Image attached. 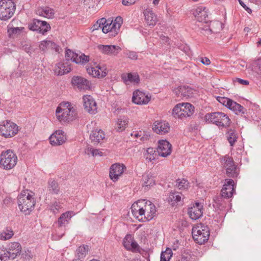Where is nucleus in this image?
<instances>
[{"instance_id": "f257e3e1", "label": "nucleus", "mask_w": 261, "mask_h": 261, "mask_svg": "<svg viewBox=\"0 0 261 261\" xmlns=\"http://www.w3.org/2000/svg\"><path fill=\"white\" fill-rule=\"evenodd\" d=\"M56 116L59 121L63 122H70L77 118V112L74 106L69 102H62L57 107Z\"/></svg>"}, {"instance_id": "f03ea898", "label": "nucleus", "mask_w": 261, "mask_h": 261, "mask_svg": "<svg viewBox=\"0 0 261 261\" xmlns=\"http://www.w3.org/2000/svg\"><path fill=\"white\" fill-rule=\"evenodd\" d=\"M17 202L20 210L25 215H29L34 208L36 200L34 196L27 191L18 195Z\"/></svg>"}, {"instance_id": "7ed1b4c3", "label": "nucleus", "mask_w": 261, "mask_h": 261, "mask_svg": "<svg viewBox=\"0 0 261 261\" xmlns=\"http://www.w3.org/2000/svg\"><path fill=\"white\" fill-rule=\"evenodd\" d=\"M192 233L194 241L199 244H204L208 240L210 237L208 227L201 223L193 226Z\"/></svg>"}, {"instance_id": "20e7f679", "label": "nucleus", "mask_w": 261, "mask_h": 261, "mask_svg": "<svg viewBox=\"0 0 261 261\" xmlns=\"http://www.w3.org/2000/svg\"><path fill=\"white\" fill-rule=\"evenodd\" d=\"M17 162V156L12 150L3 151L0 155V165L5 170L13 168Z\"/></svg>"}, {"instance_id": "39448f33", "label": "nucleus", "mask_w": 261, "mask_h": 261, "mask_svg": "<svg viewBox=\"0 0 261 261\" xmlns=\"http://www.w3.org/2000/svg\"><path fill=\"white\" fill-rule=\"evenodd\" d=\"M205 119L221 129L228 126L230 123V120L228 116L222 112L207 114L205 115Z\"/></svg>"}, {"instance_id": "423d86ee", "label": "nucleus", "mask_w": 261, "mask_h": 261, "mask_svg": "<svg viewBox=\"0 0 261 261\" xmlns=\"http://www.w3.org/2000/svg\"><path fill=\"white\" fill-rule=\"evenodd\" d=\"M194 112V106L190 103L176 105L172 110V115L175 118L181 119L190 117Z\"/></svg>"}, {"instance_id": "0eeeda50", "label": "nucleus", "mask_w": 261, "mask_h": 261, "mask_svg": "<svg viewBox=\"0 0 261 261\" xmlns=\"http://www.w3.org/2000/svg\"><path fill=\"white\" fill-rule=\"evenodd\" d=\"M74 215L73 211H67L63 213L56 222V234L58 239L61 238L65 232V227L69 223L71 217Z\"/></svg>"}, {"instance_id": "6e6552de", "label": "nucleus", "mask_w": 261, "mask_h": 261, "mask_svg": "<svg viewBox=\"0 0 261 261\" xmlns=\"http://www.w3.org/2000/svg\"><path fill=\"white\" fill-rule=\"evenodd\" d=\"M16 9V6L12 0L0 1V19L7 20L12 17Z\"/></svg>"}, {"instance_id": "1a4fd4ad", "label": "nucleus", "mask_w": 261, "mask_h": 261, "mask_svg": "<svg viewBox=\"0 0 261 261\" xmlns=\"http://www.w3.org/2000/svg\"><path fill=\"white\" fill-rule=\"evenodd\" d=\"M21 246L18 242L10 243L7 246V251H4V253H0V258L1 260H7V259H13L20 254Z\"/></svg>"}, {"instance_id": "9d476101", "label": "nucleus", "mask_w": 261, "mask_h": 261, "mask_svg": "<svg viewBox=\"0 0 261 261\" xmlns=\"http://www.w3.org/2000/svg\"><path fill=\"white\" fill-rule=\"evenodd\" d=\"M223 167L226 170V174L229 177H237L239 174V168L236 165L232 158L226 155L223 158L222 162Z\"/></svg>"}, {"instance_id": "9b49d317", "label": "nucleus", "mask_w": 261, "mask_h": 261, "mask_svg": "<svg viewBox=\"0 0 261 261\" xmlns=\"http://www.w3.org/2000/svg\"><path fill=\"white\" fill-rule=\"evenodd\" d=\"M29 28L30 30L33 31H37L43 35L51 29L49 24L46 21L37 19H33L32 22L29 24Z\"/></svg>"}, {"instance_id": "f8f14e48", "label": "nucleus", "mask_w": 261, "mask_h": 261, "mask_svg": "<svg viewBox=\"0 0 261 261\" xmlns=\"http://www.w3.org/2000/svg\"><path fill=\"white\" fill-rule=\"evenodd\" d=\"M86 70L89 75L98 79L106 77L108 73L107 66L105 64H98L95 67H87Z\"/></svg>"}, {"instance_id": "ddd939ff", "label": "nucleus", "mask_w": 261, "mask_h": 261, "mask_svg": "<svg viewBox=\"0 0 261 261\" xmlns=\"http://www.w3.org/2000/svg\"><path fill=\"white\" fill-rule=\"evenodd\" d=\"M65 58L67 61H71L76 64H84L89 61V56L83 54H77L69 49L66 50Z\"/></svg>"}, {"instance_id": "4468645a", "label": "nucleus", "mask_w": 261, "mask_h": 261, "mask_svg": "<svg viewBox=\"0 0 261 261\" xmlns=\"http://www.w3.org/2000/svg\"><path fill=\"white\" fill-rule=\"evenodd\" d=\"M142 222L148 221L155 216L156 210L153 203L144 199Z\"/></svg>"}, {"instance_id": "2eb2a0df", "label": "nucleus", "mask_w": 261, "mask_h": 261, "mask_svg": "<svg viewBox=\"0 0 261 261\" xmlns=\"http://www.w3.org/2000/svg\"><path fill=\"white\" fill-rule=\"evenodd\" d=\"M123 245L124 248L133 252H140L141 249L138 244L134 240L132 236L127 234L123 240Z\"/></svg>"}, {"instance_id": "dca6fc26", "label": "nucleus", "mask_w": 261, "mask_h": 261, "mask_svg": "<svg viewBox=\"0 0 261 261\" xmlns=\"http://www.w3.org/2000/svg\"><path fill=\"white\" fill-rule=\"evenodd\" d=\"M125 169V166L122 164L115 163L111 165L109 172L111 179L114 182L117 181Z\"/></svg>"}, {"instance_id": "f3484780", "label": "nucleus", "mask_w": 261, "mask_h": 261, "mask_svg": "<svg viewBox=\"0 0 261 261\" xmlns=\"http://www.w3.org/2000/svg\"><path fill=\"white\" fill-rule=\"evenodd\" d=\"M151 96L148 94H146L139 90H137L133 93L132 101L137 105H146L150 100Z\"/></svg>"}, {"instance_id": "a211bd4d", "label": "nucleus", "mask_w": 261, "mask_h": 261, "mask_svg": "<svg viewBox=\"0 0 261 261\" xmlns=\"http://www.w3.org/2000/svg\"><path fill=\"white\" fill-rule=\"evenodd\" d=\"M144 199H141L134 203L131 207L133 215L139 221H142Z\"/></svg>"}, {"instance_id": "6ab92c4d", "label": "nucleus", "mask_w": 261, "mask_h": 261, "mask_svg": "<svg viewBox=\"0 0 261 261\" xmlns=\"http://www.w3.org/2000/svg\"><path fill=\"white\" fill-rule=\"evenodd\" d=\"M157 151L159 155L167 157L171 153L172 145L166 140H160L158 142Z\"/></svg>"}, {"instance_id": "aec40b11", "label": "nucleus", "mask_w": 261, "mask_h": 261, "mask_svg": "<svg viewBox=\"0 0 261 261\" xmlns=\"http://www.w3.org/2000/svg\"><path fill=\"white\" fill-rule=\"evenodd\" d=\"M98 50L103 54L116 56L121 50L120 47L114 45H98L97 46Z\"/></svg>"}, {"instance_id": "412c9836", "label": "nucleus", "mask_w": 261, "mask_h": 261, "mask_svg": "<svg viewBox=\"0 0 261 261\" xmlns=\"http://www.w3.org/2000/svg\"><path fill=\"white\" fill-rule=\"evenodd\" d=\"M85 110L89 113L97 112V104L94 98L90 95H85L83 98Z\"/></svg>"}, {"instance_id": "4be33fe9", "label": "nucleus", "mask_w": 261, "mask_h": 261, "mask_svg": "<svg viewBox=\"0 0 261 261\" xmlns=\"http://www.w3.org/2000/svg\"><path fill=\"white\" fill-rule=\"evenodd\" d=\"M203 206L199 202H196L192 206L189 208L188 214L192 220L200 218L203 214Z\"/></svg>"}, {"instance_id": "5701e85b", "label": "nucleus", "mask_w": 261, "mask_h": 261, "mask_svg": "<svg viewBox=\"0 0 261 261\" xmlns=\"http://www.w3.org/2000/svg\"><path fill=\"white\" fill-rule=\"evenodd\" d=\"M50 143L53 146L61 145L65 142L66 135L64 132H54L49 138Z\"/></svg>"}, {"instance_id": "b1692460", "label": "nucleus", "mask_w": 261, "mask_h": 261, "mask_svg": "<svg viewBox=\"0 0 261 261\" xmlns=\"http://www.w3.org/2000/svg\"><path fill=\"white\" fill-rule=\"evenodd\" d=\"M234 182L231 179H226L223 187L221 190V194L226 198H231L234 192Z\"/></svg>"}, {"instance_id": "393cba45", "label": "nucleus", "mask_w": 261, "mask_h": 261, "mask_svg": "<svg viewBox=\"0 0 261 261\" xmlns=\"http://www.w3.org/2000/svg\"><path fill=\"white\" fill-rule=\"evenodd\" d=\"M71 71V67L67 61L60 62L56 64L54 72L58 75H62L69 73Z\"/></svg>"}, {"instance_id": "a878e982", "label": "nucleus", "mask_w": 261, "mask_h": 261, "mask_svg": "<svg viewBox=\"0 0 261 261\" xmlns=\"http://www.w3.org/2000/svg\"><path fill=\"white\" fill-rule=\"evenodd\" d=\"M72 83L81 90H87L91 88V83L87 79L81 76L73 77Z\"/></svg>"}, {"instance_id": "bb28decb", "label": "nucleus", "mask_w": 261, "mask_h": 261, "mask_svg": "<svg viewBox=\"0 0 261 261\" xmlns=\"http://www.w3.org/2000/svg\"><path fill=\"white\" fill-rule=\"evenodd\" d=\"M193 14L198 21L207 22L208 12L205 7L203 6L198 7L194 10Z\"/></svg>"}, {"instance_id": "cd10ccee", "label": "nucleus", "mask_w": 261, "mask_h": 261, "mask_svg": "<svg viewBox=\"0 0 261 261\" xmlns=\"http://www.w3.org/2000/svg\"><path fill=\"white\" fill-rule=\"evenodd\" d=\"M229 198H226L220 194L218 196H216L213 199V206L217 210L221 211L223 210L226 206L228 201L226 199Z\"/></svg>"}, {"instance_id": "c85d7f7f", "label": "nucleus", "mask_w": 261, "mask_h": 261, "mask_svg": "<svg viewBox=\"0 0 261 261\" xmlns=\"http://www.w3.org/2000/svg\"><path fill=\"white\" fill-rule=\"evenodd\" d=\"M222 29V23L218 20L212 21L210 22V24L208 25V29H205V35H207V36L209 34H217Z\"/></svg>"}, {"instance_id": "c756f323", "label": "nucleus", "mask_w": 261, "mask_h": 261, "mask_svg": "<svg viewBox=\"0 0 261 261\" xmlns=\"http://www.w3.org/2000/svg\"><path fill=\"white\" fill-rule=\"evenodd\" d=\"M36 14L40 16L51 19L54 17L55 10L48 7H39L36 10Z\"/></svg>"}, {"instance_id": "7c9ffc66", "label": "nucleus", "mask_w": 261, "mask_h": 261, "mask_svg": "<svg viewBox=\"0 0 261 261\" xmlns=\"http://www.w3.org/2000/svg\"><path fill=\"white\" fill-rule=\"evenodd\" d=\"M144 15L148 25L154 26L155 25L157 22V17L151 9H146L144 11Z\"/></svg>"}, {"instance_id": "2f4dec72", "label": "nucleus", "mask_w": 261, "mask_h": 261, "mask_svg": "<svg viewBox=\"0 0 261 261\" xmlns=\"http://www.w3.org/2000/svg\"><path fill=\"white\" fill-rule=\"evenodd\" d=\"M121 77L125 84L130 82L137 84L140 81L139 76L137 73H123L121 75Z\"/></svg>"}, {"instance_id": "473e14b6", "label": "nucleus", "mask_w": 261, "mask_h": 261, "mask_svg": "<svg viewBox=\"0 0 261 261\" xmlns=\"http://www.w3.org/2000/svg\"><path fill=\"white\" fill-rule=\"evenodd\" d=\"M18 126L10 120H5L0 122V130H19Z\"/></svg>"}, {"instance_id": "72a5a7b5", "label": "nucleus", "mask_w": 261, "mask_h": 261, "mask_svg": "<svg viewBox=\"0 0 261 261\" xmlns=\"http://www.w3.org/2000/svg\"><path fill=\"white\" fill-rule=\"evenodd\" d=\"M90 139L94 144L101 143L106 139V135L104 132H91L90 134Z\"/></svg>"}, {"instance_id": "f704fd0d", "label": "nucleus", "mask_w": 261, "mask_h": 261, "mask_svg": "<svg viewBox=\"0 0 261 261\" xmlns=\"http://www.w3.org/2000/svg\"><path fill=\"white\" fill-rule=\"evenodd\" d=\"M39 48L42 51H45L48 49H51L55 50L56 51H58L59 46L51 41L43 40L41 42L39 45Z\"/></svg>"}, {"instance_id": "c9c22d12", "label": "nucleus", "mask_w": 261, "mask_h": 261, "mask_svg": "<svg viewBox=\"0 0 261 261\" xmlns=\"http://www.w3.org/2000/svg\"><path fill=\"white\" fill-rule=\"evenodd\" d=\"M142 180V185L145 187V190H148L150 187L155 185L154 177L150 173L143 175Z\"/></svg>"}, {"instance_id": "e433bc0d", "label": "nucleus", "mask_w": 261, "mask_h": 261, "mask_svg": "<svg viewBox=\"0 0 261 261\" xmlns=\"http://www.w3.org/2000/svg\"><path fill=\"white\" fill-rule=\"evenodd\" d=\"M227 108L232 111L237 115H242L244 114L243 107L232 99Z\"/></svg>"}, {"instance_id": "4c0bfd02", "label": "nucleus", "mask_w": 261, "mask_h": 261, "mask_svg": "<svg viewBox=\"0 0 261 261\" xmlns=\"http://www.w3.org/2000/svg\"><path fill=\"white\" fill-rule=\"evenodd\" d=\"M227 108L232 111L237 115H242L244 114L243 107L232 99Z\"/></svg>"}, {"instance_id": "58836bf2", "label": "nucleus", "mask_w": 261, "mask_h": 261, "mask_svg": "<svg viewBox=\"0 0 261 261\" xmlns=\"http://www.w3.org/2000/svg\"><path fill=\"white\" fill-rule=\"evenodd\" d=\"M48 190L50 193L58 194L60 191V187L58 182L54 179H49L48 181Z\"/></svg>"}, {"instance_id": "ea45409f", "label": "nucleus", "mask_w": 261, "mask_h": 261, "mask_svg": "<svg viewBox=\"0 0 261 261\" xmlns=\"http://www.w3.org/2000/svg\"><path fill=\"white\" fill-rule=\"evenodd\" d=\"M182 194L178 192H171L168 197V201L172 206L180 202L181 199Z\"/></svg>"}, {"instance_id": "a19ab883", "label": "nucleus", "mask_w": 261, "mask_h": 261, "mask_svg": "<svg viewBox=\"0 0 261 261\" xmlns=\"http://www.w3.org/2000/svg\"><path fill=\"white\" fill-rule=\"evenodd\" d=\"M169 124L165 121H156L152 126V130H164L169 128Z\"/></svg>"}, {"instance_id": "79ce46f5", "label": "nucleus", "mask_w": 261, "mask_h": 261, "mask_svg": "<svg viewBox=\"0 0 261 261\" xmlns=\"http://www.w3.org/2000/svg\"><path fill=\"white\" fill-rule=\"evenodd\" d=\"M108 20L107 24L102 27V31L104 33H109L112 36H115L118 34V32L114 31V26H113V23Z\"/></svg>"}, {"instance_id": "37998d69", "label": "nucleus", "mask_w": 261, "mask_h": 261, "mask_svg": "<svg viewBox=\"0 0 261 261\" xmlns=\"http://www.w3.org/2000/svg\"><path fill=\"white\" fill-rule=\"evenodd\" d=\"M179 91H181V96L183 97L188 98L193 96V89L188 86L179 87Z\"/></svg>"}, {"instance_id": "c03bdc74", "label": "nucleus", "mask_w": 261, "mask_h": 261, "mask_svg": "<svg viewBox=\"0 0 261 261\" xmlns=\"http://www.w3.org/2000/svg\"><path fill=\"white\" fill-rule=\"evenodd\" d=\"M156 153H155V149L153 148H148L144 153V156L146 160L148 162H152L155 159Z\"/></svg>"}, {"instance_id": "a18cd8bd", "label": "nucleus", "mask_w": 261, "mask_h": 261, "mask_svg": "<svg viewBox=\"0 0 261 261\" xmlns=\"http://www.w3.org/2000/svg\"><path fill=\"white\" fill-rule=\"evenodd\" d=\"M14 235V232L11 228L7 227L0 234V238L2 240L10 239Z\"/></svg>"}, {"instance_id": "49530a36", "label": "nucleus", "mask_w": 261, "mask_h": 261, "mask_svg": "<svg viewBox=\"0 0 261 261\" xmlns=\"http://www.w3.org/2000/svg\"><path fill=\"white\" fill-rule=\"evenodd\" d=\"M85 152L87 155H91L92 156H102L103 153L97 149H95L91 146H88L85 150Z\"/></svg>"}, {"instance_id": "de8ad7c7", "label": "nucleus", "mask_w": 261, "mask_h": 261, "mask_svg": "<svg viewBox=\"0 0 261 261\" xmlns=\"http://www.w3.org/2000/svg\"><path fill=\"white\" fill-rule=\"evenodd\" d=\"M128 123V119L127 117L125 116H121L118 119L117 122V127L119 129L124 130L126 128Z\"/></svg>"}, {"instance_id": "09e8293b", "label": "nucleus", "mask_w": 261, "mask_h": 261, "mask_svg": "<svg viewBox=\"0 0 261 261\" xmlns=\"http://www.w3.org/2000/svg\"><path fill=\"white\" fill-rule=\"evenodd\" d=\"M88 249L89 248L88 246L87 245H84L83 246H80L76 250L77 255L79 257L77 259L81 260L82 258H84L86 256Z\"/></svg>"}, {"instance_id": "8fccbe9b", "label": "nucleus", "mask_w": 261, "mask_h": 261, "mask_svg": "<svg viewBox=\"0 0 261 261\" xmlns=\"http://www.w3.org/2000/svg\"><path fill=\"white\" fill-rule=\"evenodd\" d=\"M176 186L179 190H186L188 189L189 187V181L185 178H178L176 179Z\"/></svg>"}, {"instance_id": "3c124183", "label": "nucleus", "mask_w": 261, "mask_h": 261, "mask_svg": "<svg viewBox=\"0 0 261 261\" xmlns=\"http://www.w3.org/2000/svg\"><path fill=\"white\" fill-rule=\"evenodd\" d=\"M173 253L171 249L169 248H167L165 251L162 252L160 261H169Z\"/></svg>"}, {"instance_id": "603ef678", "label": "nucleus", "mask_w": 261, "mask_h": 261, "mask_svg": "<svg viewBox=\"0 0 261 261\" xmlns=\"http://www.w3.org/2000/svg\"><path fill=\"white\" fill-rule=\"evenodd\" d=\"M62 208V205L60 202L55 201L50 205V210L54 214H57Z\"/></svg>"}, {"instance_id": "864d4df0", "label": "nucleus", "mask_w": 261, "mask_h": 261, "mask_svg": "<svg viewBox=\"0 0 261 261\" xmlns=\"http://www.w3.org/2000/svg\"><path fill=\"white\" fill-rule=\"evenodd\" d=\"M111 21L113 23V26H114V31L115 32H118L123 22L122 18L120 16H118L115 18L114 21Z\"/></svg>"}, {"instance_id": "5fc2aeb1", "label": "nucleus", "mask_w": 261, "mask_h": 261, "mask_svg": "<svg viewBox=\"0 0 261 261\" xmlns=\"http://www.w3.org/2000/svg\"><path fill=\"white\" fill-rule=\"evenodd\" d=\"M226 137L231 146L233 145L238 138V136L237 134L234 133V132H232L230 133H229V132H228Z\"/></svg>"}, {"instance_id": "6e6d98bb", "label": "nucleus", "mask_w": 261, "mask_h": 261, "mask_svg": "<svg viewBox=\"0 0 261 261\" xmlns=\"http://www.w3.org/2000/svg\"><path fill=\"white\" fill-rule=\"evenodd\" d=\"M217 99L220 103H221V104H222L223 105L225 106L226 107H227L231 100V99L228 98L227 97L220 96H218L217 98Z\"/></svg>"}, {"instance_id": "4d7b16f0", "label": "nucleus", "mask_w": 261, "mask_h": 261, "mask_svg": "<svg viewBox=\"0 0 261 261\" xmlns=\"http://www.w3.org/2000/svg\"><path fill=\"white\" fill-rule=\"evenodd\" d=\"M18 132H0V135L5 137V138L12 137L15 136Z\"/></svg>"}, {"instance_id": "13d9d810", "label": "nucleus", "mask_w": 261, "mask_h": 261, "mask_svg": "<svg viewBox=\"0 0 261 261\" xmlns=\"http://www.w3.org/2000/svg\"><path fill=\"white\" fill-rule=\"evenodd\" d=\"M23 29V28L18 27L11 28L8 30V32L10 33V34H19Z\"/></svg>"}, {"instance_id": "bf43d9fd", "label": "nucleus", "mask_w": 261, "mask_h": 261, "mask_svg": "<svg viewBox=\"0 0 261 261\" xmlns=\"http://www.w3.org/2000/svg\"><path fill=\"white\" fill-rule=\"evenodd\" d=\"M126 55L127 56L128 58L131 60H137L138 58V55L135 51H129Z\"/></svg>"}, {"instance_id": "052dcab7", "label": "nucleus", "mask_w": 261, "mask_h": 261, "mask_svg": "<svg viewBox=\"0 0 261 261\" xmlns=\"http://www.w3.org/2000/svg\"><path fill=\"white\" fill-rule=\"evenodd\" d=\"M137 0H122V3L124 6H130L136 3Z\"/></svg>"}, {"instance_id": "680f3d73", "label": "nucleus", "mask_w": 261, "mask_h": 261, "mask_svg": "<svg viewBox=\"0 0 261 261\" xmlns=\"http://www.w3.org/2000/svg\"><path fill=\"white\" fill-rule=\"evenodd\" d=\"M200 62L205 65H210L211 63V61L208 58L206 57H201L200 58Z\"/></svg>"}, {"instance_id": "e2e57ef3", "label": "nucleus", "mask_w": 261, "mask_h": 261, "mask_svg": "<svg viewBox=\"0 0 261 261\" xmlns=\"http://www.w3.org/2000/svg\"><path fill=\"white\" fill-rule=\"evenodd\" d=\"M130 135L131 136H134V137L135 138H138L139 137H140V140L141 141H143L144 140V137H141V134H139V132H133L132 133H131L130 134Z\"/></svg>"}, {"instance_id": "0e129e2a", "label": "nucleus", "mask_w": 261, "mask_h": 261, "mask_svg": "<svg viewBox=\"0 0 261 261\" xmlns=\"http://www.w3.org/2000/svg\"><path fill=\"white\" fill-rule=\"evenodd\" d=\"M233 82L235 85L237 83H238L239 84L245 85V80H243L240 78H234L233 79Z\"/></svg>"}, {"instance_id": "69168bd1", "label": "nucleus", "mask_w": 261, "mask_h": 261, "mask_svg": "<svg viewBox=\"0 0 261 261\" xmlns=\"http://www.w3.org/2000/svg\"><path fill=\"white\" fill-rule=\"evenodd\" d=\"M108 21V20H106L105 18H102L97 21V22L100 25V27H101V25L104 26L107 24Z\"/></svg>"}, {"instance_id": "338daca9", "label": "nucleus", "mask_w": 261, "mask_h": 261, "mask_svg": "<svg viewBox=\"0 0 261 261\" xmlns=\"http://www.w3.org/2000/svg\"><path fill=\"white\" fill-rule=\"evenodd\" d=\"M102 27H100V25L97 22H96L95 24H94L93 25V26L91 27V29L92 30V31L93 32L95 30H98L99 28L102 29Z\"/></svg>"}, {"instance_id": "774afa93", "label": "nucleus", "mask_w": 261, "mask_h": 261, "mask_svg": "<svg viewBox=\"0 0 261 261\" xmlns=\"http://www.w3.org/2000/svg\"><path fill=\"white\" fill-rule=\"evenodd\" d=\"M160 39L163 43H168V44H170V43L168 42L169 41V38L168 37L162 35L161 36Z\"/></svg>"}]
</instances>
